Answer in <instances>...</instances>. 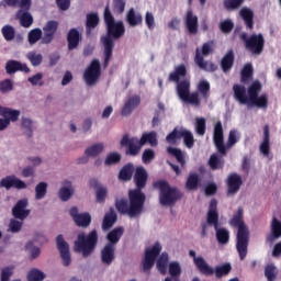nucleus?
Segmentation results:
<instances>
[{
  "instance_id": "1",
  "label": "nucleus",
  "mask_w": 281,
  "mask_h": 281,
  "mask_svg": "<svg viewBox=\"0 0 281 281\" xmlns=\"http://www.w3.org/2000/svg\"><path fill=\"white\" fill-rule=\"evenodd\" d=\"M103 21L106 27V35L101 36V43L103 45V67L106 69L109 64L113 59V47H115L114 41L122 38L126 33V27L123 21L115 22L113 13H111V7L109 4L104 8Z\"/></svg>"
},
{
  "instance_id": "2",
  "label": "nucleus",
  "mask_w": 281,
  "mask_h": 281,
  "mask_svg": "<svg viewBox=\"0 0 281 281\" xmlns=\"http://www.w3.org/2000/svg\"><path fill=\"white\" fill-rule=\"evenodd\" d=\"M186 76H188V68H186V65L181 64L175 68V71L169 74L168 80L169 82H177V93L182 102L191 104L192 106H201L199 92H190L189 79L181 80V78H186Z\"/></svg>"
},
{
  "instance_id": "3",
  "label": "nucleus",
  "mask_w": 281,
  "mask_h": 281,
  "mask_svg": "<svg viewBox=\"0 0 281 281\" xmlns=\"http://www.w3.org/2000/svg\"><path fill=\"white\" fill-rule=\"evenodd\" d=\"M149 144L151 148L159 145L157 139V133L155 131L145 132L142 134L140 138L137 136L131 137L128 134H124L120 140L121 148H125L126 157H137L142 153V147Z\"/></svg>"
},
{
  "instance_id": "4",
  "label": "nucleus",
  "mask_w": 281,
  "mask_h": 281,
  "mask_svg": "<svg viewBox=\"0 0 281 281\" xmlns=\"http://www.w3.org/2000/svg\"><path fill=\"white\" fill-rule=\"evenodd\" d=\"M244 218L245 210H243V206H239L237 212L229 220L231 227H238L236 249L240 260H245L247 258L249 249V228L245 225Z\"/></svg>"
},
{
  "instance_id": "5",
  "label": "nucleus",
  "mask_w": 281,
  "mask_h": 281,
  "mask_svg": "<svg viewBox=\"0 0 281 281\" xmlns=\"http://www.w3.org/2000/svg\"><path fill=\"white\" fill-rule=\"evenodd\" d=\"M153 187L159 190V203L162 207H173L178 201L183 199V192L179 188L170 186L166 180H158L154 182Z\"/></svg>"
},
{
  "instance_id": "6",
  "label": "nucleus",
  "mask_w": 281,
  "mask_h": 281,
  "mask_svg": "<svg viewBox=\"0 0 281 281\" xmlns=\"http://www.w3.org/2000/svg\"><path fill=\"white\" fill-rule=\"evenodd\" d=\"M206 221L211 227H214L217 243L227 245L229 243V231L218 227V201L216 199H212L210 202Z\"/></svg>"
},
{
  "instance_id": "7",
  "label": "nucleus",
  "mask_w": 281,
  "mask_h": 281,
  "mask_svg": "<svg viewBox=\"0 0 281 281\" xmlns=\"http://www.w3.org/2000/svg\"><path fill=\"white\" fill-rule=\"evenodd\" d=\"M98 240L99 237L97 229L91 231L88 235L80 233L77 236V240H75L74 250L78 254H82L83 258H89V256L95 251Z\"/></svg>"
},
{
  "instance_id": "8",
  "label": "nucleus",
  "mask_w": 281,
  "mask_h": 281,
  "mask_svg": "<svg viewBox=\"0 0 281 281\" xmlns=\"http://www.w3.org/2000/svg\"><path fill=\"white\" fill-rule=\"evenodd\" d=\"M262 91V83L260 80H255L247 89L249 97V106H257V109H267L269 106V97L260 94Z\"/></svg>"
},
{
  "instance_id": "9",
  "label": "nucleus",
  "mask_w": 281,
  "mask_h": 281,
  "mask_svg": "<svg viewBox=\"0 0 281 281\" xmlns=\"http://www.w3.org/2000/svg\"><path fill=\"white\" fill-rule=\"evenodd\" d=\"M213 42H206L202 45V55L199 48L195 50V57L194 63L198 65L200 69L203 71H209L210 74L216 71L218 69V66L214 64L213 61H207L203 56H210L214 52V48H212Z\"/></svg>"
},
{
  "instance_id": "10",
  "label": "nucleus",
  "mask_w": 281,
  "mask_h": 281,
  "mask_svg": "<svg viewBox=\"0 0 281 281\" xmlns=\"http://www.w3.org/2000/svg\"><path fill=\"white\" fill-rule=\"evenodd\" d=\"M178 139H183L186 148H194V135L184 127H175L167 136L166 142L171 146L177 145Z\"/></svg>"
},
{
  "instance_id": "11",
  "label": "nucleus",
  "mask_w": 281,
  "mask_h": 281,
  "mask_svg": "<svg viewBox=\"0 0 281 281\" xmlns=\"http://www.w3.org/2000/svg\"><path fill=\"white\" fill-rule=\"evenodd\" d=\"M240 38L244 41L246 49L255 56H260L265 52V36L262 33L252 34L250 37L247 36V33H243Z\"/></svg>"
},
{
  "instance_id": "12",
  "label": "nucleus",
  "mask_w": 281,
  "mask_h": 281,
  "mask_svg": "<svg viewBox=\"0 0 281 281\" xmlns=\"http://www.w3.org/2000/svg\"><path fill=\"white\" fill-rule=\"evenodd\" d=\"M128 201L132 214L139 216L144 212V203H146V194L142 189H131L128 191Z\"/></svg>"
},
{
  "instance_id": "13",
  "label": "nucleus",
  "mask_w": 281,
  "mask_h": 281,
  "mask_svg": "<svg viewBox=\"0 0 281 281\" xmlns=\"http://www.w3.org/2000/svg\"><path fill=\"white\" fill-rule=\"evenodd\" d=\"M161 254V244L156 241L154 246L145 251V257L143 260V272L150 276V269L155 267V260Z\"/></svg>"
},
{
  "instance_id": "14",
  "label": "nucleus",
  "mask_w": 281,
  "mask_h": 281,
  "mask_svg": "<svg viewBox=\"0 0 281 281\" xmlns=\"http://www.w3.org/2000/svg\"><path fill=\"white\" fill-rule=\"evenodd\" d=\"M100 76H102L100 59H93L83 74L86 85H88V87H93V85H98Z\"/></svg>"
},
{
  "instance_id": "15",
  "label": "nucleus",
  "mask_w": 281,
  "mask_h": 281,
  "mask_svg": "<svg viewBox=\"0 0 281 281\" xmlns=\"http://www.w3.org/2000/svg\"><path fill=\"white\" fill-rule=\"evenodd\" d=\"M213 142L220 155H227V147H225V136L223 133V123L217 121L213 130Z\"/></svg>"
},
{
  "instance_id": "16",
  "label": "nucleus",
  "mask_w": 281,
  "mask_h": 281,
  "mask_svg": "<svg viewBox=\"0 0 281 281\" xmlns=\"http://www.w3.org/2000/svg\"><path fill=\"white\" fill-rule=\"evenodd\" d=\"M56 245L64 267H69L71 265V254L69 252V244L65 240L63 235L56 237Z\"/></svg>"
},
{
  "instance_id": "17",
  "label": "nucleus",
  "mask_w": 281,
  "mask_h": 281,
  "mask_svg": "<svg viewBox=\"0 0 281 281\" xmlns=\"http://www.w3.org/2000/svg\"><path fill=\"white\" fill-rule=\"evenodd\" d=\"M189 256L190 258H193V263L195 265L200 273H202V276H206V277L214 276V268L207 265V261H205V258L196 257V251L194 250H190Z\"/></svg>"
},
{
  "instance_id": "18",
  "label": "nucleus",
  "mask_w": 281,
  "mask_h": 281,
  "mask_svg": "<svg viewBox=\"0 0 281 281\" xmlns=\"http://www.w3.org/2000/svg\"><path fill=\"white\" fill-rule=\"evenodd\" d=\"M0 188H5L7 190H12V188H15V190H25L27 184L16 176L11 175L0 180Z\"/></svg>"
},
{
  "instance_id": "19",
  "label": "nucleus",
  "mask_w": 281,
  "mask_h": 281,
  "mask_svg": "<svg viewBox=\"0 0 281 281\" xmlns=\"http://www.w3.org/2000/svg\"><path fill=\"white\" fill-rule=\"evenodd\" d=\"M184 25L188 34H190L191 36H195V34H199V16L194 14V11H192V9H188L186 13Z\"/></svg>"
},
{
  "instance_id": "20",
  "label": "nucleus",
  "mask_w": 281,
  "mask_h": 281,
  "mask_svg": "<svg viewBox=\"0 0 281 281\" xmlns=\"http://www.w3.org/2000/svg\"><path fill=\"white\" fill-rule=\"evenodd\" d=\"M29 202L27 199L19 200L12 209V214L14 218L19 221H25L31 214V211L27 210Z\"/></svg>"
},
{
  "instance_id": "21",
  "label": "nucleus",
  "mask_w": 281,
  "mask_h": 281,
  "mask_svg": "<svg viewBox=\"0 0 281 281\" xmlns=\"http://www.w3.org/2000/svg\"><path fill=\"white\" fill-rule=\"evenodd\" d=\"M226 184L228 196L238 194L240 187L243 186V178L238 173H231L226 180Z\"/></svg>"
},
{
  "instance_id": "22",
  "label": "nucleus",
  "mask_w": 281,
  "mask_h": 281,
  "mask_svg": "<svg viewBox=\"0 0 281 281\" xmlns=\"http://www.w3.org/2000/svg\"><path fill=\"white\" fill-rule=\"evenodd\" d=\"M44 36L42 37L43 45H49L54 41L56 32H58V21L50 20L43 27Z\"/></svg>"
},
{
  "instance_id": "23",
  "label": "nucleus",
  "mask_w": 281,
  "mask_h": 281,
  "mask_svg": "<svg viewBox=\"0 0 281 281\" xmlns=\"http://www.w3.org/2000/svg\"><path fill=\"white\" fill-rule=\"evenodd\" d=\"M135 190H144L148 183V171L143 166L136 167L134 173Z\"/></svg>"
},
{
  "instance_id": "24",
  "label": "nucleus",
  "mask_w": 281,
  "mask_h": 281,
  "mask_svg": "<svg viewBox=\"0 0 281 281\" xmlns=\"http://www.w3.org/2000/svg\"><path fill=\"white\" fill-rule=\"evenodd\" d=\"M259 150L263 157H269L271 153V133L269 124L263 126V139L259 146Z\"/></svg>"
},
{
  "instance_id": "25",
  "label": "nucleus",
  "mask_w": 281,
  "mask_h": 281,
  "mask_svg": "<svg viewBox=\"0 0 281 281\" xmlns=\"http://www.w3.org/2000/svg\"><path fill=\"white\" fill-rule=\"evenodd\" d=\"M113 260H115V246L105 244L101 250V262L105 267H111V265H113Z\"/></svg>"
},
{
  "instance_id": "26",
  "label": "nucleus",
  "mask_w": 281,
  "mask_h": 281,
  "mask_svg": "<svg viewBox=\"0 0 281 281\" xmlns=\"http://www.w3.org/2000/svg\"><path fill=\"white\" fill-rule=\"evenodd\" d=\"M125 21L130 27H137L143 25L144 18L142 16V13L135 11L134 8H131L126 13Z\"/></svg>"
},
{
  "instance_id": "27",
  "label": "nucleus",
  "mask_w": 281,
  "mask_h": 281,
  "mask_svg": "<svg viewBox=\"0 0 281 281\" xmlns=\"http://www.w3.org/2000/svg\"><path fill=\"white\" fill-rule=\"evenodd\" d=\"M142 99L139 95H133L123 105V109L121 111V114L124 117H127V115H131L135 109H137L138 104H140Z\"/></svg>"
},
{
  "instance_id": "28",
  "label": "nucleus",
  "mask_w": 281,
  "mask_h": 281,
  "mask_svg": "<svg viewBox=\"0 0 281 281\" xmlns=\"http://www.w3.org/2000/svg\"><path fill=\"white\" fill-rule=\"evenodd\" d=\"M7 74H16V71H23L30 74V67L26 64H22L18 60H9L5 65Z\"/></svg>"
},
{
  "instance_id": "29",
  "label": "nucleus",
  "mask_w": 281,
  "mask_h": 281,
  "mask_svg": "<svg viewBox=\"0 0 281 281\" xmlns=\"http://www.w3.org/2000/svg\"><path fill=\"white\" fill-rule=\"evenodd\" d=\"M117 223V213H115V210L113 207H110V211L105 213L102 222V229L103 232H109L113 225Z\"/></svg>"
},
{
  "instance_id": "30",
  "label": "nucleus",
  "mask_w": 281,
  "mask_h": 281,
  "mask_svg": "<svg viewBox=\"0 0 281 281\" xmlns=\"http://www.w3.org/2000/svg\"><path fill=\"white\" fill-rule=\"evenodd\" d=\"M233 91L235 99L237 100V102H239V104H248L249 106V97H247V89L245 88V86L234 85Z\"/></svg>"
},
{
  "instance_id": "31",
  "label": "nucleus",
  "mask_w": 281,
  "mask_h": 281,
  "mask_svg": "<svg viewBox=\"0 0 281 281\" xmlns=\"http://www.w3.org/2000/svg\"><path fill=\"white\" fill-rule=\"evenodd\" d=\"M234 50H228L221 60V67L224 74H229V71H232V68L234 67Z\"/></svg>"
},
{
  "instance_id": "32",
  "label": "nucleus",
  "mask_w": 281,
  "mask_h": 281,
  "mask_svg": "<svg viewBox=\"0 0 281 281\" xmlns=\"http://www.w3.org/2000/svg\"><path fill=\"white\" fill-rule=\"evenodd\" d=\"M63 186L58 191V196L60 201L67 202L74 196V189L71 188V181L65 180Z\"/></svg>"
},
{
  "instance_id": "33",
  "label": "nucleus",
  "mask_w": 281,
  "mask_h": 281,
  "mask_svg": "<svg viewBox=\"0 0 281 281\" xmlns=\"http://www.w3.org/2000/svg\"><path fill=\"white\" fill-rule=\"evenodd\" d=\"M115 207L120 214H126L130 218H135L137 215L131 212V204L128 205V200L120 199L115 201Z\"/></svg>"
},
{
  "instance_id": "34",
  "label": "nucleus",
  "mask_w": 281,
  "mask_h": 281,
  "mask_svg": "<svg viewBox=\"0 0 281 281\" xmlns=\"http://www.w3.org/2000/svg\"><path fill=\"white\" fill-rule=\"evenodd\" d=\"M247 30H254V11L247 7H244L239 11Z\"/></svg>"
},
{
  "instance_id": "35",
  "label": "nucleus",
  "mask_w": 281,
  "mask_h": 281,
  "mask_svg": "<svg viewBox=\"0 0 281 281\" xmlns=\"http://www.w3.org/2000/svg\"><path fill=\"white\" fill-rule=\"evenodd\" d=\"M67 41H68V49L70 52L72 49H76V47L80 45V32H78V29H71L68 32Z\"/></svg>"
},
{
  "instance_id": "36",
  "label": "nucleus",
  "mask_w": 281,
  "mask_h": 281,
  "mask_svg": "<svg viewBox=\"0 0 281 281\" xmlns=\"http://www.w3.org/2000/svg\"><path fill=\"white\" fill-rule=\"evenodd\" d=\"M124 236V228L122 226L112 229L108 235L106 239L109 240L108 245L115 247L117 243H120V238Z\"/></svg>"
},
{
  "instance_id": "37",
  "label": "nucleus",
  "mask_w": 281,
  "mask_h": 281,
  "mask_svg": "<svg viewBox=\"0 0 281 281\" xmlns=\"http://www.w3.org/2000/svg\"><path fill=\"white\" fill-rule=\"evenodd\" d=\"M199 186H201V177L196 172H192L187 178L186 188L194 192L195 190H199Z\"/></svg>"
},
{
  "instance_id": "38",
  "label": "nucleus",
  "mask_w": 281,
  "mask_h": 281,
  "mask_svg": "<svg viewBox=\"0 0 281 281\" xmlns=\"http://www.w3.org/2000/svg\"><path fill=\"white\" fill-rule=\"evenodd\" d=\"M100 25V15L98 12L87 14L86 30L87 34H91V30H95Z\"/></svg>"
},
{
  "instance_id": "39",
  "label": "nucleus",
  "mask_w": 281,
  "mask_h": 281,
  "mask_svg": "<svg viewBox=\"0 0 281 281\" xmlns=\"http://www.w3.org/2000/svg\"><path fill=\"white\" fill-rule=\"evenodd\" d=\"M168 252H162L157 260L156 267L161 276H166V273H168Z\"/></svg>"
},
{
  "instance_id": "40",
  "label": "nucleus",
  "mask_w": 281,
  "mask_h": 281,
  "mask_svg": "<svg viewBox=\"0 0 281 281\" xmlns=\"http://www.w3.org/2000/svg\"><path fill=\"white\" fill-rule=\"evenodd\" d=\"M196 89H198L196 92H199V95L200 94L202 95V100H205V102H207V100H210V81L201 80L198 83Z\"/></svg>"
},
{
  "instance_id": "41",
  "label": "nucleus",
  "mask_w": 281,
  "mask_h": 281,
  "mask_svg": "<svg viewBox=\"0 0 281 281\" xmlns=\"http://www.w3.org/2000/svg\"><path fill=\"white\" fill-rule=\"evenodd\" d=\"M20 15V24L22 27H32V23H34V18L30 11H19Z\"/></svg>"
},
{
  "instance_id": "42",
  "label": "nucleus",
  "mask_w": 281,
  "mask_h": 281,
  "mask_svg": "<svg viewBox=\"0 0 281 281\" xmlns=\"http://www.w3.org/2000/svg\"><path fill=\"white\" fill-rule=\"evenodd\" d=\"M213 274L215 273V277L217 279L229 276V273L232 272V263H223L222 266H217L215 267V269H213Z\"/></svg>"
},
{
  "instance_id": "43",
  "label": "nucleus",
  "mask_w": 281,
  "mask_h": 281,
  "mask_svg": "<svg viewBox=\"0 0 281 281\" xmlns=\"http://www.w3.org/2000/svg\"><path fill=\"white\" fill-rule=\"evenodd\" d=\"M20 116H21V111L19 110H12L10 108H5L2 112V117H4V120H9V124L10 122H18Z\"/></svg>"
},
{
  "instance_id": "44",
  "label": "nucleus",
  "mask_w": 281,
  "mask_h": 281,
  "mask_svg": "<svg viewBox=\"0 0 281 281\" xmlns=\"http://www.w3.org/2000/svg\"><path fill=\"white\" fill-rule=\"evenodd\" d=\"M103 150H104V144L98 143V144H94V145L88 147L85 150V155H86V157H98V155L103 153Z\"/></svg>"
},
{
  "instance_id": "45",
  "label": "nucleus",
  "mask_w": 281,
  "mask_h": 281,
  "mask_svg": "<svg viewBox=\"0 0 281 281\" xmlns=\"http://www.w3.org/2000/svg\"><path fill=\"white\" fill-rule=\"evenodd\" d=\"M120 181H131L133 179V166L131 164L125 165L119 172Z\"/></svg>"
},
{
  "instance_id": "46",
  "label": "nucleus",
  "mask_w": 281,
  "mask_h": 281,
  "mask_svg": "<svg viewBox=\"0 0 281 281\" xmlns=\"http://www.w3.org/2000/svg\"><path fill=\"white\" fill-rule=\"evenodd\" d=\"M209 166H210L211 170H223V168L225 166V160L218 158V156H216V154H213L210 157Z\"/></svg>"
},
{
  "instance_id": "47",
  "label": "nucleus",
  "mask_w": 281,
  "mask_h": 281,
  "mask_svg": "<svg viewBox=\"0 0 281 281\" xmlns=\"http://www.w3.org/2000/svg\"><path fill=\"white\" fill-rule=\"evenodd\" d=\"M75 223L77 227H89L91 225V215L89 213H80Z\"/></svg>"
},
{
  "instance_id": "48",
  "label": "nucleus",
  "mask_w": 281,
  "mask_h": 281,
  "mask_svg": "<svg viewBox=\"0 0 281 281\" xmlns=\"http://www.w3.org/2000/svg\"><path fill=\"white\" fill-rule=\"evenodd\" d=\"M2 36L4 41L10 43L13 38L16 37V31L14 30V26L7 24L1 29Z\"/></svg>"
},
{
  "instance_id": "49",
  "label": "nucleus",
  "mask_w": 281,
  "mask_h": 281,
  "mask_svg": "<svg viewBox=\"0 0 281 281\" xmlns=\"http://www.w3.org/2000/svg\"><path fill=\"white\" fill-rule=\"evenodd\" d=\"M167 153L177 159V162L182 167L186 166V158L183 157V151L179 148L168 147Z\"/></svg>"
},
{
  "instance_id": "50",
  "label": "nucleus",
  "mask_w": 281,
  "mask_h": 281,
  "mask_svg": "<svg viewBox=\"0 0 281 281\" xmlns=\"http://www.w3.org/2000/svg\"><path fill=\"white\" fill-rule=\"evenodd\" d=\"M265 277L268 281H276V278H278V267L274 263H268L265 267Z\"/></svg>"
},
{
  "instance_id": "51",
  "label": "nucleus",
  "mask_w": 281,
  "mask_h": 281,
  "mask_svg": "<svg viewBox=\"0 0 281 281\" xmlns=\"http://www.w3.org/2000/svg\"><path fill=\"white\" fill-rule=\"evenodd\" d=\"M251 78H254V66L251 64H246L241 69V82L247 85Z\"/></svg>"
},
{
  "instance_id": "52",
  "label": "nucleus",
  "mask_w": 281,
  "mask_h": 281,
  "mask_svg": "<svg viewBox=\"0 0 281 281\" xmlns=\"http://www.w3.org/2000/svg\"><path fill=\"white\" fill-rule=\"evenodd\" d=\"M43 38V31L41 29H33L27 34L30 45H36Z\"/></svg>"
},
{
  "instance_id": "53",
  "label": "nucleus",
  "mask_w": 281,
  "mask_h": 281,
  "mask_svg": "<svg viewBox=\"0 0 281 281\" xmlns=\"http://www.w3.org/2000/svg\"><path fill=\"white\" fill-rule=\"evenodd\" d=\"M47 195V182H40L35 187V199L41 201Z\"/></svg>"
},
{
  "instance_id": "54",
  "label": "nucleus",
  "mask_w": 281,
  "mask_h": 281,
  "mask_svg": "<svg viewBox=\"0 0 281 281\" xmlns=\"http://www.w3.org/2000/svg\"><path fill=\"white\" fill-rule=\"evenodd\" d=\"M112 10L114 14H124V10H126V0H113Z\"/></svg>"
},
{
  "instance_id": "55",
  "label": "nucleus",
  "mask_w": 281,
  "mask_h": 281,
  "mask_svg": "<svg viewBox=\"0 0 281 281\" xmlns=\"http://www.w3.org/2000/svg\"><path fill=\"white\" fill-rule=\"evenodd\" d=\"M45 280V272L38 269H32L27 273V281H44Z\"/></svg>"
},
{
  "instance_id": "56",
  "label": "nucleus",
  "mask_w": 281,
  "mask_h": 281,
  "mask_svg": "<svg viewBox=\"0 0 281 281\" xmlns=\"http://www.w3.org/2000/svg\"><path fill=\"white\" fill-rule=\"evenodd\" d=\"M220 30L223 34H232L234 30V21L232 19H226L220 23Z\"/></svg>"
},
{
  "instance_id": "57",
  "label": "nucleus",
  "mask_w": 281,
  "mask_h": 281,
  "mask_svg": "<svg viewBox=\"0 0 281 281\" xmlns=\"http://www.w3.org/2000/svg\"><path fill=\"white\" fill-rule=\"evenodd\" d=\"M26 58L30 60L31 65H33V67H38V65H41V63H43V55L36 53V52H30L26 55Z\"/></svg>"
},
{
  "instance_id": "58",
  "label": "nucleus",
  "mask_w": 281,
  "mask_h": 281,
  "mask_svg": "<svg viewBox=\"0 0 281 281\" xmlns=\"http://www.w3.org/2000/svg\"><path fill=\"white\" fill-rule=\"evenodd\" d=\"M169 274L171 278H180L181 277V265L179 261H172L169 263Z\"/></svg>"
},
{
  "instance_id": "59",
  "label": "nucleus",
  "mask_w": 281,
  "mask_h": 281,
  "mask_svg": "<svg viewBox=\"0 0 281 281\" xmlns=\"http://www.w3.org/2000/svg\"><path fill=\"white\" fill-rule=\"evenodd\" d=\"M271 232L273 238H281V222L278 217H272Z\"/></svg>"
},
{
  "instance_id": "60",
  "label": "nucleus",
  "mask_w": 281,
  "mask_h": 281,
  "mask_svg": "<svg viewBox=\"0 0 281 281\" xmlns=\"http://www.w3.org/2000/svg\"><path fill=\"white\" fill-rule=\"evenodd\" d=\"M122 161V155L119 153H111L108 155L104 164L105 166H115V164H120Z\"/></svg>"
},
{
  "instance_id": "61",
  "label": "nucleus",
  "mask_w": 281,
  "mask_h": 281,
  "mask_svg": "<svg viewBox=\"0 0 281 281\" xmlns=\"http://www.w3.org/2000/svg\"><path fill=\"white\" fill-rule=\"evenodd\" d=\"M245 0H224V8L226 10H238Z\"/></svg>"
},
{
  "instance_id": "62",
  "label": "nucleus",
  "mask_w": 281,
  "mask_h": 281,
  "mask_svg": "<svg viewBox=\"0 0 281 281\" xmlns=\"http://www.w3.org/2000/svg\"><path fill=\"white\" fill-rule=\"evenodd\" d=\"M206 131V124L204 117H199L195 120V133H198L200 136L205 135Z\"/></svg>"
},
{
  "instance_id": "63",
  "label": "nucleus",
  "mask_w": 281,
  "mask_h": 281,
  "mask_svg": "<svg viewBox=\"0 0 281 281\" xmlns=\"http://www.w3.org/2000/svg\"><path fill=\"white\" fill-rule=\"evenodd\" d=\"M155 159V150L147 148L143 151L142 161L143 164H150Z\"/></svg>"
},
{
  "instance_id": "64",
  "label": "nucleus",
  "mask_w": 281,
  "mask_h": 281,
  "mask_svg": "<svg viewBox=\"0 0 281 281\" xmlns=\"http://www.w3.org/2000/svg\"><path fill=\"white\" fill-rule=\"evenodd\" d=\"M11 276H14V267L2 268L1 281H10Z\"/></svg>"
}]
</instances>
